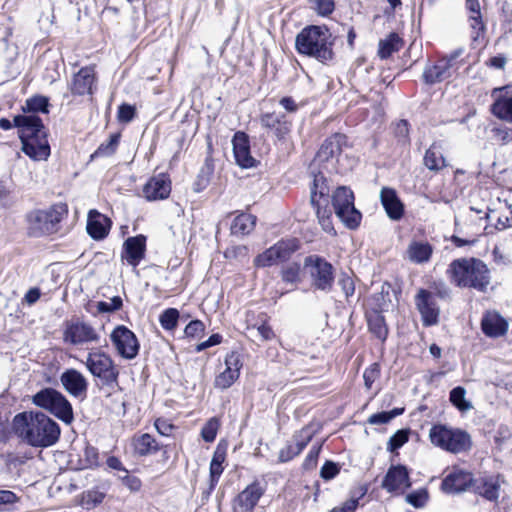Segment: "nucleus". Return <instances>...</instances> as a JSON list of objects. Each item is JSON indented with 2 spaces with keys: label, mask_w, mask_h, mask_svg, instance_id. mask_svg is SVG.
I'll list each match as a JSON object with an SVG mask.
<instances>
[{
  "label": "nucleus",
  "mask_w": 512,
  "mask_h": 512,
  "mask_svg": "<svg viewBox=\"0 0 512 512\" xmlns=\"http://www.w3.org/2000/svg\"><path fill=\"white\" fill-rule=\"evenodd\" d=\"M48 99L34 96L23 106V115L13 119L14 126L19 129L22 151L35 161L46 160L50 155L47 133L41 118L36 113H48Z\"/></svg>",
  "instance_id": "obj_1"
},
{
  "label": "nucleus",
  "mask_w": 512,
  "mask_h": 512,
  "mask_svg": "<svg viewBox=\"0 0 512 512\" xmlns=\"http://www.w3.org/2000/svg\"><path fill=\"white\" fill-rule=\"evenodd\" d=\"M14 433L33 447H49L60 437V427L42 412H23L13 418Z\"/></svg>",
  "instance_id": "obj_2"
},
{
  "label": "nucleus",
  "mask_w": 512,
  "mask_h": 512,
  "mask_svg": "<svg viewBox=\"0 0 512 512\" xmlns=\"http://www.w3.org/2000/svg\"><path fill=\"white\" fill-rule=\"evenodd\" d=\"M331 38L332 35L327 27L307 26L297 34L295 49L299 54L326 63L334 57L333 40Z\"/></svg>",
  "instance_id": "obj_3"
},
{
  "label": "nucleus",
  "mask_w": 512,
  "mask_h": 512,
  "mask_svg": "<svg viewBox=\"0 0 512 512\" xmlns=\"http://www.w3.org/2000/svg\"><path fill=\"white\" fill-rule=\"evenodd\" d=\"M447 273L458 287H469L483 292L490 283L486 264L475 258H461L452 261Z\"/></svg>",
  "instance_id": "obj_4"
},
{
  "label": "nucleus",
  "mask_w": 512,
  "mask_h": 512,
  "mask_svg": "<svg viewBox=\"0 0 512 512\" xmlns=\"http://www.w3.org/2000/svg\"><path fill=\"white\" fill-rule=\"evenodd\" d=\"M66 204L59 203L48 209H35L26 215L27 229L30 236L41 237L54 234L60 229V222L67 216Z\"/></svg>",
  "instance_id": "obj_5"
},
{
  "label": "nucleus",
  "mask_w": 512,
  "mask_h": 512,
  "mask_svg": "<svg viewBox=\"0 0 512 512\" xmlns=\"http://www.w3.org/2000/svg\"><path fill=\"white\" fill-rule=\"evenodd\" d=\"M429 438L433 445L451 453H461L471 447V438L467 432L442 424L431 427Z\"/></svg>",
  "instance_id": "obj_6"
},
{
  "label": "nucleus",
  "mask_w": 512,
  "mask_h": 512,
  "mask_svg": "<svg viewBox=\"0 0 512 512\" xmlns=\"http://www.w3.org/2000/svg\"><path fill=\"white\" fill-rule=\"evenodd\" d=\"M304 269L310 277L311 288L329 293L335 282V269L325 258L309 255L304 259Z\"/></svg>",
  "instance_id": "obj_7"
},
{
  "label": "nucleus",
  "mask_w": 512,
  "mask_h": 512,
  "mask_svg": "<svg viewBox=\"0 0 512 512\" xmlns=\"http://www.w3.org/2000/svg\"><path fill=\"white\" fill-rule=\"evenodd\" d=\"M33 403L45 410H48L58 419L70 424L73 419V409L67 398L53 388H44L33 396Z\"/></svg>",
  "instance_id": "obj_8"
},
{
  "label": "nucleus",
  "mask_w": 512,
  "mask_h": 512,
  "mask_svg": "<svg viewBox=\"0 0 512 512\" xmlns=\"http://www.w3.org/2000/svg\"><path fill=\"white\" fill-rule=\"evenodd\" d=\"M332 204L335 214L349 229H356L362 215L354 206V194L345 186L338 187L332 194Z\"/></svg>",
  "instance_id": "obj_9"
},
{
  "label": "nucleus",
  "mask_w": 512,
  "mask_h": 512,
  "mask_svg": "<svg viewBox=\"0 0 512 512\" xmlns=\"http://www.w3.org/2000/svg\"><path fill=\"white\" fill-rule=\"evenodd\" d=\"M85 365L88 371L99 378L104 385H111L118 380L119 371L113 359L99 349H93L88 353Z\"/></svg>",
  "instance_id": "obj_10"
},
{
  "label": "nucleus",
  "mask_w": 512,
  "mask_h": 512,
  "mask_svg": "<svg viewBox=\"0 0 512 512\" xmlns=\"http://www.w3.org/2000/svg\"><path fill=\"white\" fill-rule=\"evenodd\" d=\"M299 248V241L295 238L282 239L254 259V266L265 268L277 265L290 259Z\"/></svg>",
  "instance_id": "obj_11"
},
{
  "label": "nucleus",
  "mask_w": 512,
  "mask_h": 512,
  "mask_svg": "<svg viewBox=\"0 0 512 512\" xmlns=\"http://www.w3.org/2000/svg\"><path fill=\"white\" fill-rule=\"evenodd\" d=\"M110 340L118 355L124 359L132 360L139 353L140 344L136 335L124 325H118L113 329Z\"/></svg>",
  "instance_id": "obj_12"
},
{
  "label": "nucleus",
  "mask_w": 512,
  "mask_h": 512,
  "mask_svg": "<svg viewBox=\"0 0 512 512\" xmlns=\"http://www.w3.org/2000/svg\"><path fill=\"white\" fill-rule=\"evenodd\" d=\"M415 305L424 326L429 327L438 323L440 310L432 292L420 289L415 296Z\"/></svg>",
  "instance_id": "obj_13"
},
{
  "label": "nucleus",
  "mask_w": 512,
  "mask_h": 512,
  "mask_svg": "<svg viewBox=\"0 0 512 512\" xmlns=\"http://www.w3.org/2000/svg\"><path fill=\"white\" fill-rule=\"evenodd\" d=\"M64 340L73 345L97 343L100 335L90 324L77 321L67 326L64 331Z\"/></svg>",
  "instance_id": "obj_14"
},
{
  "label": "nucleus",
  "mask_w": 512,
  "mask_h": 512,
  "mask_svg": "<svg viewBox=\"0 0 512 512\" xmlns=\"http://www.w3.org/2000/svg\"><path fill=\"white\" fill-rule=\"evenodd\" d=\"M465 10L468 15V23L471 29V41L473 47H476L480 40H483L486 32V24L481 13V5L479 0H466Z\"/></svg>",
  "instance_id": "obj_15"
},
{
  "label": "nucleus",
  "mask_w": 512,
  "mask_h": 512,
  "mask_svg": "<svg viewBox=\"0 0 512 512\" xmlns=\"http://www.w3.org/2000/svg\"><path fill=\"white\" fill-rule=\"evenodd\" d=\"M260 124L278 140H284L291 131L292 123L284 113L267 112L260 116Z\"/></svg>",
  "instance_id": "obj_16"
},
{
  "label": "nucleus",
  "mask_w": 512,
  "mask_h": 512,
  "mask_svg": "<svg viewBox=\"0 0 512 512\" xmlns=\"http://www.w3.org/2000/svg\"><path fill=\"white\" fill-rule=\"evenodd\" d=\"M263 494L260 483L253 482L234 499L233 512H252Z\"/></svg>",
  "instance_id": "obj_17"
},
{
  "label": "nucleus",
  "mask_w": 512,
  "mask_h": 512,
  "mask_svg": "<svg viewBox=\"0 0 512 512\" xmlns=\"http://www.w3.org/2000/svg\"><path fill=\"white\" fill-rule=\"evenodd\" d=\"M60 381L64 389L73 397H86L88 381L85 376L76 369H67L61 376Z\"/></svg>",
  "instance_id": "obj_18"
},
{
  "label": "nucleus",
  "mask_w": 512,
  "mask_h": 512,
  "mask_svg": "<svg viewBox=\"0 0 512 512\" xmlns=\"http://www.w3.org/2000/svg\"><path fill=\"white\" fill-rule=\"evenodd\" d=\"M171 192V181L168 175L160 173L144 185L143 194L149 201L166 199Z\"/></svg>",
  "instance_id": "obj_19"
},
{
  "label": "nucleus",
  "mask_w": 512,
  "mask_h": 512,
  "mask_svg": "<svg viewBox=\"0 0 512 512\" xmlns=\"http://www.w3.org/2000/svg\"><path fill=\"white\" fill-rule=\"evenodd\" d=\"M474 478L471 473L456 470L448 474L441 483V488L446 493H460L472 489Z\"/></svg>",
  "instance_id": "obj_20"
},
{
  "label": "nucleus",
  "mask_w": 512,
  "mask_h": 512,
  "mask_svg": "<svg viewBox=\"0 0 512 512\" xmlns=\"http://www.w3.org/2000/svg\"><path fill=\"white\" fill-rule=\"evenodd\" d=\"M232 144L236 163L242 168L254 167L256 161L250 153L248 136L244 132H236Z\"/></svg>",
  "instance_id": "obj_21"
},
{
  "label": "nucleus",
  "mask_w": 512,
  "mask_h": 512,
  "mask_svg": "<svg viewBox=\"0 0 512 512\" xmlns=\"http://www.w3.org/2000/svg\"><path fill=\"white\" fill-rule=\"evenodd\" d=\"M411 486L407 468L403 465L391 466L382 482V487L388 492H394Z\"/></svg>",
  "instance_id": "obj_22"
},
{
  "label": "nucleus",
  "mask_w": 512,
  "mask_h": 512,
  "mask_svg": "<svg viewBox=\"0 0 512 512\" xmlns=\"http://www.w3.org/2000/svg\"><path fill=\"white\" fill-rule=\"evenodd\" d=\"M346 136L336 133L327 138L316 154V160L320 163L329 162L341 155L343 146L346 145Z\"/></svg>",
  "instance_id": "obj_23"
},
{
  "label": "nucleus",
  "mask_w": 512,
  "mask_h": 512,
  "mask_svg": "<svg viewBox=\"0 0 512 512\" xmlns=\"http://www.w3.org/2000/svg\"><path fill=\"white\" fill-rule=\"evenodd\" d=\"M146 251V237L138 235L129 237L124 242V252L122 257L126 259L127 263L133 267L138 266L140 261L144 258Z\"/></svg>",
  "instance_id": "obj_24"
},
{
  "label": "nucleus",
  "mask_w": 512,
  "mask_h": 512,
  "mask_svg": "<svg viewBox=\"0 0 512 512\" xmlns=\"http://www.w3.org/2000/svg\"><path fill=\"white\" fill-rule=\"evenodd\" d=\"M111 228V220L97 210H90L87 218V233L94 240L104 239Z\"/></svg>",
  "instance_id": "obj_25"
},
{
  "label": "nucleus",
  "mask_w": 512,
  "mask_h": 512,
  "mask_svg": "<svg viewBox=\"0 0 512 512\" xmlns=\"http://www.w3.org/2000/svg\"><path fill=\"white\" fill-rule=\"evenodd\" d=\"M95 71L91 66L81 68L73 77L70 90L74 95L92 94Z\"/></svg>",
  "instance_id": "obj_26"
},
{
  "label": "nucleus",
  "mask_w": 512,
  "mask_h": 512,
  "mask_svg": "<svg viewBox=\"0 0 512 512\" xmlns=\"http://www.w3.org/2000/svg\"><path fill=\"white\" fill-rule=\"evenodd\" d=\"M380 200L388 217L400 220L404 214V205L393 188L383 187L380 191Z\"/></svg>",
  "instance_id": "obj_27"
},
{
  "label": "nucleus",
  "mask_w": 512,
  "mask_h": 512,
  "mask_svg": "<svg viewBox=\"0 0 512 512\" xmlns=\"http://www.w3.org/2000/svg\"><path fill=\"white\" fill-rule=\"evenodd\" d=\"M483 333L491 338H498L506 334L507 321L498 312H487L481 321Z\"/></svg>",
  "instance_id": "obj_28"
},
{
  "label": "nucleus",
  "mask_w": 512,
  "mask_h": 512,
  "mask_svg": "<svg viewBox=\"0 0 512 512\" xmlns=\"http://www.w3.org/2000/svg\"><path fill=\"white\" fill-rule=\"evenodd\" d=\"M452 76V68L446 60L439 58L434 64L427 65L423 71V81L428 85L440 83Z\"/></svg>",
  "instance_id": "obj_29"
},
{
  "label": "nucleus",
  "mask_w": 512,
  "mask_h": 512,
  "mask_svg": "<svg viewBox=\"0 0 512 512\" xmlns=\"http://www.w3.org/2000/svg\"><path fill=\"white\" fill-rule=\"evenodd\" d=\"M433 246L427 241H411L406 250L407 258L415 264H423L430 261L433 254Z\"/></svg>",
  "instance_id": "obj_30"
},
{
  "label": "nucleus",
  "mask_w": 512,
  "mask_h": 512,
  "mask_svg": "<svg viewBox=\"0 0 512 512\" xmlns=\"http://www.w3.org/2000/svg\"><path fill=\"white\" fill-rule=\"evenodd\" d=\"M500 485L494 477L474 479L472 490L489 501H497Z\"/></svg>",
  "instance_id": "obj_31"
},
{
  "label": "nucleus",
  "mask_w": 512,
  "mask_h": 512,
  "mask_svg": "<svg viewBox=\"0 0 512 512\" xmlns=\"http://www.w3.org/2000/svg\"><path fill=\"white\" fill-rule=\"evenodd\" d=\"M424 166L433 172H439L446 167V160L441 152V147L433 143L425 152L423 158Z\"/></svg>",
  "instance_id": "obj_32"
},
{
  "label": "nucleus",
  "mask_w": 512,
  "mask_h": 512,
  "mask_svg": "<svg viewBox=\"0 0 512 512\" xmlns=\"http://www.w3.org/2000/svg\"><path fill=\"white\" fill-rule=\"evenodd\" d=\"M366 318L369 331L379 340L385 341L388 336V327L385 323V318L382 315V312L367 311Z\"/></svg>",
  "instance_id": "obj_33"
},
{
  "label": "nucleus",
  "mask_w": 512,
  "mask_h": 512,
  "mask_svg": "<svg viewBox=\"0 0 512 512\" xmlns=\"http://www.w3.org/2000/svg\"><path fill=\"white\" fill-rule=\"evenodd\" d=\"M256 216L241 213L236 216L231 224V234L235 236H244L250 234L256 225Z\"/></svg>",
  "instance_id": "obj_34"
},
{
  "label": "nucleus",
  "mask_w": 512,
  "mask_h": 512,
  "mask_svg": "<svg viewBox=\"0 0 512 512\" xmlns=\"http://www.w3.org/2000/svg\"><path fill=\"white\" fill-rule=\"evenodd\" d=\"M226 459V452L224 449L217 447L215 450L212 460L210 462V490H213L217 485L219 478L224 470L223 463Z\"/></svg>",
  "instance_id": "obj_35"
},
{
  "label": "nucleus",
  "mask_w": 512,
  "mask_h": 512,
  "mask_svg": "<svg viewBox=\"0 0 512 512\" xmlns=\"http://www.w3.org/2000/svg\"><path fill=\"white\" fill-rule=\"evenodd\" d=\"M329 192L330 188L323 174L319 173L315 175L313 187L311 188V204H315L317 200H320L326 204L329 203Z\"/></svg>",
  "instance_id": "obj_36"
},
{
  "label": "nucleus",
  "mask_w": 512,
  "mask_h": 512,
  "mask_svg": "<svg viewBox=\"0 0 512 512\" xmlns=\"http://www.w3.org/2000/svg\"><path fill=\"white\" fill-rule=\"evenodd\" d=\"M491 112L498 119L512 123V96L500 95L492 104Z\"/></svg>",
  "instance_id": "obj_37"
},
{
  "label": "nucleus",
  "mask_w": 512,
  "mask_h": 512,
  "mask_svg": "<svg viewBox=\"0 0 512 512\" xmlns=\"http://www.w3.org/2000/svg\"><path fill=\"white\" fill-rule=\"evenodd\" d=\"M133 445L136 453L140 456L150 455L160 450L154 437L148 433L135 437Z\"/></svg>",
  "instance_id": "obj_38"
},
{
  "label": "nucleus",
  "mask_w": 512,
  "mask_h": 512,
  "mask_svg": "<svg viewBox=\"0 0 512 512\" xmlns=\"http://www.w3.org/2000/svg\"><path fill=\"white\" fill-rule=\"evenodd\" d=\"M401 45V38L396 33H391L385 40L379 42L378 55L381 59H386L390 57L392 53L398 51Z\"/></svg>",
  "instance_id": "obj_39"
},
{
  "label": "nucleus",
  "mask_w": 512,
  "mask_h": 512,
  "mask_svg": "<svg viewBox=\"0 0 512 512\" xmlns=\"http://www.w3.org/2000/svg\"><path fill=\"white\" fill-rule=\"evenodd\" d=\"M390 301L389 287L382 286L381 291L372 295L368 300V311L382 312L388 307Z\"/></svg>",
  "instance_id": "obj_40"
},
{
  "label": "nucleus",
  "mask_w": 512,
  "mask_h": 512,
  "mask_svg": "<svg viewBox=\"0 0 512 512\" xmlns=\"http://www.w3.org/2000/svg\"><path fill=\"white\" fill-rule=\"evenodd\" d=\"M466 390L461 386H457L450 391L451 403L461 412L469 411L473 408L470 401L465 399Z\"/></svg>",
  "instance_id": "obj_41"
},
{
  "label": "nucleus",
  "mask_w": 512,
  "mask_h": 512,
  "mask_svg": "<svg viewBox=\"0 0 512 512\" xmlns=\"http://www.w3.org/2000/svg\"><path fill=\"white\" fill-rule=\"evenodd\" d=\"M119 140L120 134H111L107 141L99 145L91 157H107L113 155L119 145Z\"/></svg>",
  "instance_id": "obj_42"
},
{
  "label": "nucleus",
  "mask_w": 512,
  "mask_h": 512,
  "mask_svg": "<svg viewBox=\"0 0 512 512\" xmlns=\"http://www.w3.org/2000/svg\"><path fill=\"white\" fill-rule=\"evenodd\" d=\"M20 499L21 497L13 491L0 489V512L14 511Z\"/></svg>",
  "instance_id": "obj_43"
},
{
  "label": "nucleus",
  "mask_w": 512,
  "mask_h": 512,
  "mask_svg": "<svg viewBox=\"0 0 512 512\" xmlns=\"http://www.w3.org/2000/svg\"><path fill=\"white\" fill-rule=\"evenodd\" d=\"M239 375V373H236L226 367L225 370L215 378L214 385L216 388L222 390L227 389L233 385V383L239 378Z\"/></svg>",
  "instance_id": "obj_44"
},
{
  "label": "nucleus",
  "mask_w": 512,
  "mask_h": 512,
  "mask_svg": "<svg viewBox=\"0 0 512 512\" xmlns=\"http://www.w3.org/2000/svg\"><path fill=\"white\" fill-rule=\"evenodd\" d=\"M179 311L175 308H168L159 317L163 329L174 330L178 324Z\"/></svg>",
  "instance_id": "obj_45"
},
{
  "label": "nucleus",
  "mask_w": 512,
  "mask_h": 512,
  "mask_svg": "<svg viewBox=\"0 0 512 512\" xmlns=\"http://www.w3.org/2000/svg\"><path fill=\"white\" fill-rule=\"evenodd\" d=\"M220 427V421L217 417L210 418L201 429V437L205 442L211 443L215 440Z\"/></svg>",
  "instance_id": "obj_46"
},
{
  "label": "nucleus",
  "mask_w": 512,
  "mask_h": 512,
  "mask_svg": "<svg viewBox=\"0 0 512 512\" xmlns=\"http://www.w3.org/2000/svg\"><path fill=\"white\" fill-rule=\"evenodd\" d=\"M409 440V431L408 430H398L395 434H393L389 441L387 449L391 452L396 451L400 447H402Z\"/></svg>",
  "instance_id": "obj_47"
},
{
  "label": "nucleus",
  "mask_w": 512,
  "mask_h": 512,
  "mask_svg": "<svg viewBox=\"0 0 512 512\" xmlns=\"http://www.w3.org/2000/svg\"><path fill=\"white\" fill-rule=\"evenodd\" d=\"M428 500V492L426 489L414 491L406 496V501L415 508H422Z\"/></svg>",
  "instance_id": "obj_48"
},
{
  "label": "nucleus",
  "mask_w": 512,
  "mask_h": 512,
  "mask_svg": "<svg viewBox=\"0 0 512 512\" xmlns=\"http://www.w3.org/2000/svg\"><path fill=\"white\" fill-rule=\"evenodd\" d=\"M123 305V301L120 296H115L110 302L99 301L97 303V311L99 313H112L119 310Z\"/></svg>",
  "instance_id": "obj_49"
},
{
  "label": "nucleus",
  "mask_w": 512,
  "mask_h": 512,
  "mask_svg": "<svg viewBox=\"0 0 512 512\" xmlns=\"http://www.w3.org/2000/svg\"><path fill=\"white\" fill-rule=\"evenodd\" d=\"M299 273V264L293 263L282 270L281 277L284 282L294 284L299 281Z\"/></svg>",
  "instance_id": "obj_50"
},
{
  "label": "nucleus",
  "mask_w": 512,
  "mask_h": 512,
  "mask_svg": "<svg viewBox=\"0 0 512 512\" xmlns=\"http://www.w3.org/2000/svg\"><path fill=\"white\" fill-rule=\"evenodd\" d=\"M380 376V366L378 363L371 364L368 368L365 369L363 373L364 384L367 389H371L373 383Z\"/></svg>",
  "instance_id": "obj_51"
},
{
  "label": "nucleus",
  "mask_w": 512,
  "mask_h": 512,
  "mask_svg": "<svg viewBox=\"0 0 512 512\" xmlns=\"http://www.w3.org/2000/svg\"><path fill=\"white\" fill-rule=\"evenodd\" d=\"M136 114V108L130 104L123 103L118 108L117 118L119 122L129 123Z\"/></svg>",
  "instance_id": "obj_52"
},
{
  "label": "nucleus",
  "mask_w": 512,
  "mask_h": 512,
  "mask_svg": "<svg viewBox=\"0 0 512 512\" xmlns=\"http://www.w3.org/2000/svg\"><path fill=\"white\" fill-rule=\"evenodd\" d=\"M314 9L318 15L329 16L335 9L334 0H314Z\"/></svg>",
  "instance_id": "obj_53"
},
{
  "label": "nucleus",
  "mask_w": 512,
  "mask_h": 512,
  "mask_svg": "<svg viewBox=\"0 0 512 512\" xmlns=\"http://www.w3.org/2000/svg\"><path fill=\"white\" fill-rule=\"evenodd\" d=\"M205 325L200 320L191 321L184 329V333L188 338H197L204 333Z\"/></svg>",
  "instance_id": "obj_54"
},
{
  "label": "nucleus",
  "mask_w": 512,
  "mask_h": 512,
  "mask_svg": "<svg viewBox=\"0 0 512 512\" xmlns=\"http://www.w3.org/2000/svg\"><path fill=\"white\" fill-rule=\"evenodd\" d=\"M321 444L319 445H314L309 453L307 454L304 462H303V468L305 470H312L316 467L317 465V461H318V457H319V454H320V451H321Z\"/></svg>",
  "instance_id": "obj_55"
},
{
  "label": "nucleus",
  "mask_w": 512,
  "mask_h": 512,
  "mask_svg": "<svg viewBox=\"0 0 512 512\" xmlns=\"http://www.w3.org/2000/svg\"><path fill=\"white\" fill-rule=\"evenodd\" d=\"M225 366L240 374V369L242 368L240 354L234 351L227 354L225 357Z\"/></svg>",
  "instance_id": "obj_56"
},
{
  "label": "nucleus",
  "mask_w": 512,
  "mask_h": 512,
  "mask_svg": "<svg viewBox=\"0 0 512 512\" xmlns=\"http://www.w3.org/2000/svg\"><path fill=\"white\" fill-rule=\"evenodd\" d=\"M84 458L87 467L97 466L99 462V453L97 448L87 445L84 449Z\"/></svg>",
  "instance_id": "obj_57"
},
{
  "label": "nucleus",
  "mask_w": 512,
  "mask_h": 512,
  "mask_svg": "<svg viewBox=\"0 0 512 512\" xmlns=\"http://www.w3.org/2000/svg\"><path fill=\"white\" fill-rule=\"evenodd\" d=\"M339 473V468L337 464L331 461H326L322 466L320 475L325 480H330L334 478Z\"/></svg>",
  "instance_id": "obj_58"
},
{
  "label": "nucleus",
  "mask_w": 512,
  "mask_h": 512,
  "mask_svg": "<svg viewBox=\"0 0 512 512\" xmlns=\"http://www.w3.org/2000/svg\"><path fill=\"white\" fill-rule=\"evenodd\" d=\"M338 283L341 286L342 291L347 299L354 294L355 284L354 280L351 277L343 275V277L339 279Z\"/></svg>",
  "instance_id": "obj_59"
},
{
  "label": "nucleus",
  "mask_w": 512,
  "mask_h": 512,
  "mask_svg": "<svg viewBox=\"0 0 512 512\" xmlns=\"http://www.w3.org/2000/svg\"><path fill=\"white\" fill-rule=\"evenodd\" d=\"M154 425L158 433L163 436H170L175 428L174 425L171 424L168 420L162 418H158Z\"/></svg>",
  "instance_id": "obj_60"
},
{
  "label": "nucleus",
  "mask_w": 512,
  "mask_h": 512,
  "mask_svg": "<svg viewBox=\"0 0 512 512\" xmlns=\"http://www.w3.org/2000/svg\"><path fill=\"white\" fill-rule=\"evenodd\" d=\"M494 135L498 141L502 144H508L512 142V129L503 127V128H495L493 130Z\"/></svg>",
  "instance_id": "obj_61"
},
{
  "label": "nucleus",
  "mask_w": 512,
  "mask_h": 512,
  "mask_svg": "<svg viewBox=\"0 0 512 512\" xmlns=\"http://www.w3.org/2000/svg\"><path fill=\"white\" fill-rule=\"evenodd\" d=\"M313 207L316 209V215L318 220L319 219H326L332 217V211L328 207V203H323L320 200H317L315 204H312Z\"/></svg>",
  "instance_id": "obj_62"
},
{
  "label": "nucleus",
  "mask_w": 512,
  "mask_h": 512,
  "mask_svg": "<svg viewBox=\"0 0 512 512\" xmlns=\"http://www.w3.org/2000/svg\"><path fill=\"white\" fill-rule=\"evenodd\" d=\"M392 420V416L388 413V411H383L380 413L372 414L368 418V423L371 425H381L386 424Z\"/></svg>",
  "instance_id": "obj_63"
},
{
  "label": "nucleus",
  "mask_w": 512,
  "mask_h": 512,
  "mask_svg": "<svg viewBox=\"0 0 512 512\" xmlns=\"http://www.w3.org/2000/svg\"><path fill=\"white\" fill-rule=\"evenodd\" d=\"M298 455L299 454L296 451V449L294 448V445L288 444L286 447H284L280 450L279 461L280 462H288Z\"/></svg>",
  "instance_id": "obj_64"
}]
</instances>
